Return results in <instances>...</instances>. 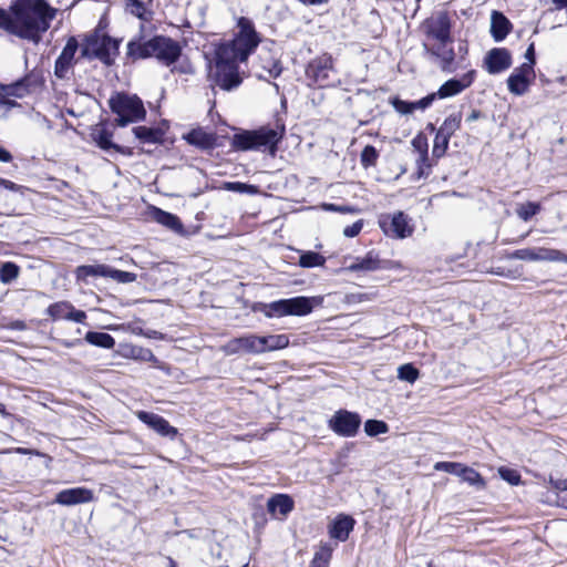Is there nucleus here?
<instances>
[{
	"label": "nucleus",
	"instance_id": "obj_1",
	"mask_svg": "<svg viewBox=\"0 0 567 567\" xmlns=\"http://www.w3.org/2000/svg\"><path fill=\"white\" fill-rule=\"evenodd\" d=\"M56 12L47 0H12L8 9L0 7V29L38 44Z\"/></svg>",
	"mask_w": 567,
	"mask_h": 567
},
{
	"label": "nucleus",
	"instance_id": "obj_2",
	"mask_svg": "<svg viewBox=\"0 0 567 567\" xmlns=\"http://www.w3.org/2000/svg\"><path fill=\"white\" fill-rule=\"evenodd\" d=\"M126 49V55L132 61L155 58L166 66L174 64L182 55L181 44L165 35L147 39L144 34H138L128 41Z\"/></svg>",
	"mask_w": 567,
	"mask_h": 567
},
{
	"label": "nucleus",
	"instance_id": "obj_3",
	"mask_svg": "<svg viewBox=\"0 0 567 567\" xmlns=\"http://www.w3.org/2000/svg\"><path fill=\"white\" fill-rule=\"evenodd\" d=\"M237 25L239 32L230 41L220 43L215 51L216 65H238L255 51L260 43V37L255 30L252 21L248 18H239Z\"/></svg>",
	"mask_w": 567,
	"mask_h": 567
},
{
	"label": "nucleus",
	"instance_id": "obj_4",
	"mask_svg": "<svg viewBox=\"0 0 567 567\" xmlns=\"http://www.w3.org/2000/svg\"><path fill=\"white\" fill-rule=\"evenodd\" d=\"M286 134V126L282 122L276 121L274 126L266 125L258 130L243 131L231 138V147L237 151H261L276 156L278 144Z\"/></svg>",
	"mask_w": 567,
	"mask_h": 567
},
{
	"label": "nucleus",
	"instance_id": "obj_5",
	"mask_svg": "<svg viewBox=\"0 0 567 567\" xmlns=\"http://www.w3.org/2000/svg\"><path fill=\"white\" fill-rule=\"evenodd\" d=\"M109 106L117 115L115 122L121 127L143 121L146 116L144 104L136 95H128L123 92L116 93L110 97Z\"/></svg>",
	"mask_w": 567,
	"mask_h": 567
},
{
	"label": "nucleus",
	"instance_id": "obj_6",
	"mask_svg": "<svg viewBox=\"0 0 567 567\" xmlns=\"http://www.w3.org/2000/svg\"><path fill=\"white\" fill-rule=\"evenodd\" d=\"M379 226L388 237L398 239L406 238L413 233L409 216L401 210L381 215Z\"/></svg>",
	"mask_w": 567,
	"mask_h": 567
},
{
	"label": "nucleus",
	"instance_id": "obj_7",
	"mask_svg": "<svg viewBox=\"0 0 567 567\" xmlns=\"http://www.w3.org/2000/svg\"><path fill=\"white\" fill-rule=\"evenodd\" d=\"M333 70V60L330 54H322L312 59L306 68V78L311 84L318 86H328L331 83Z\"/></svg>",
	"mask_w": 567,
	"mask_h": 567
},
{
	"label": "nucleus",
	"instance_id": "obj_8",
	"mask_svg": "<svg viewBox=\"0 0 567 567\" xmlns=\"http://www.w3.org/2000/svg\"><path fill=\"white\" fill-rule=\"evenodd\" d=\"M328 425L339 436L353 437L361 425V416L357 412L341 409L332 415Z\"/></svg>",
	"mask_w": 567,
	"mask_h": 567
},
{
	"label": "nucleus",
	"instance_id": "obj_9",
	"mask_svg": "<svg viewBox=\"0 0 567 567\" xmlns=\"http://www.w3.org/2000/svg\"><path fill=\"white\" fill-rule=\"evenodd\" d=\"M451 20L446 12H439L435 17L424 21V29L427 37L437 40L442 44L452 41Z\"/></svg>",
	"mask_w": 567,
	"mask_h": 567
},
{
	"label": "nucleus",
	"instance_id": "obj_10",
	"mask_svg": "<svg viewBox=\"0 0 567 567\" xmlns=\"http://www.w3.org/2000/svg\"><path fill=\"white\" fill-rule=\"evenodd\" d=\"M79 49V42L74 37H70L55 60L54 63V75L60 80L69 79V74L73 65L75 64V53Z\"/></svg>",
	"mask_w": 567,
	"mask_h": 567
},
{
	"label": "nucleus",
	"instance_id": "obj_11",
	"mask_svg": "<svg viewBox=\"0 0 567 567\" xmlns=\"http://www.w3.org/2000/svg\"><path fill=\"white\" fill-rule=\"evenodd\" d=\"M535 79V71L530 64H522L515 68L507 79L508 91L517 96L524 95Z\"/></svg>",
	"mask_w": 567,
	"mask_h": 567
},
{
	"label": "nucleus",
	"instance_id": "obj_12",
	"mask_svg": "<svg viewBox=\"0 0 567 567\" xmlns=\"http://www.w3.org/2000/svg\"><path fill=\"white\" fill-rule=\"evenodd\" d=\"M39 83V78L33 72H31L13 83H0V93L3 95V97L12 96L16 99H22L30 94L31 89L37 86Z\"/></svg>",
	"mask_w": 567,
	"mask_h": 567
},
{
	"label": "nucleus",
	"instance_id": "obj_13",
	"mask_svg": "<svg viewBox=\"0 0 567 567\" xmlns=\"http://www.w3.org/2000/svg\"><path fill=\"white\" fill-rule=\"evenodd\" d=\"M484 65L489 74H498L512 65V54L506 48H493L484 58Z\"/></svg>",
	"mask_w": 567,
	"mask_h": 567
},
{
	"label": "nucleus",
	"instance_id": "obj_14",
	"mask_svg": "<svg viewBox=\"0 0 567 567\" xmlns=\"http://www.w3.org/2000/svg\"><path fill=\"white\" fill-rule=\"evenodd\" d=\"M238 65H216L213 79L220 89L230 91L239 86L241 78L239 75Z\"/></svg>",
	"mask_w": 567,
	"mask_h": 567
},
{
	"label": "nucleus",
	"instance_id": "obj_15",
	"mask_svg": "<svg viewBox=\"0 0 567 567\" xmlns=\"http://www.w3.org/2000/svg\"><path fill=\"white\" fill-rule=\"evenodd\" d=\"M386 261L382 260L375 250L368 251L362 257H355L344 270L349 272H371L386 268Z\"/></svg>",
	"mask_w": 567,
	"mask_h": 567
},
{
	"label": "nucleus",
	"instance_id": "obj_16",
	"mask_svg": "<svg viewBox=\"0 0 567 567\" xmlns=\"http://www.w3.org/2000/svg\"><path fill=\"white\" fill-rule=\"evenodd\" d=\"M96 45L93 49V56L99 59L105 65H112L114 62L113 55L118 53L120 41L110 35H103L101 41H92Z\"/></svg>",
	"mask_w": 567,
	"mask_h": 567
},
{
	"label": "nucleus",
	"instance_id": "obj_17",
	"mask_svg": "<svg viewBox=\"0 0 567 567\" xmlns=\"http://www.w3.org/2000/svg\"><path fill=\"white\" fill-rule=\"evenodd\" d=\"M93 498L94 495L91 489L86 487H73L59 492L55 496V503L63 506H73L90 503Z\"/></svg>",
	"mask_w": 567,
	"mask_h": 567
},
{
	"label": "nucleus",
	"instance_id": "obj_18",
	"mask_svg": "<svg viewBox=\"0 0 567 567\" xmlns=\"http://www.w3.org/2000/svg\"><path fill=\"white\" fill-rule=\"evenodd\" d=\"M137 417L144 424L148 425L155 432H157L162 436L166 437H175L177 435V429L172 426L167 420L163 416L155 414L153 412L140 411L137 412Z\"/></svg>",
	"mask_w": 567,
	"mask_h": 567
},
{
	"label": "nucleus",
	"instance_id": "obj_19",
	"mask_svg": "<svg viewBox=\"0 0 567 567\" xmlns=\"http://www.w3.org/2000/svg\"><path fill=\"white\" fill-rule=\"evenodd\" d=\"M224 350L227 354H236L239 352H247L259 354V336L248 334L229 340Z\"/></svg>",
	"mask_w": 567,
	"mask_h": 567
},
{
	"label": "nucleus",
	"instance_id": "obj_20",
	"mask_svg": "<svg viewBox=\"0 0 567 567\" xmlns=\"http://www.w3.org/2000/svg\"><path fill=\"white\" fill-rule=\"evenodd\" d=\"M475 75L476 71L471 70L467 73H465L461 79L447 80L440 86L439 91L436 92L437 97L446 99L461 93L466 87L471 86V84L474 82Z\"/></svg>",
	"mask_w": 567,
	"mask_h": 567
},
{
	"label": "nucleus",
	"instance_id": "obj_21",
	"mask_svg": "<svg viewBox=\"0 0 567 567\" xmlns=\"http://www.w3.org/2000/svg\"><path fill=\"white\" fill-rule=\"evenodd\" d=\"M91 136L96 145L104 151L114 150L123 155H132V151L130 148L112 142L113 133L104 125H97L93 128Z\"/></svg>",
	"mask_w": 567,
	"mask_h": 567
},
{
	"label": "nucleus",
	"instance_id": "obj_22",
	"mask_svg": "<svg viewBox=\"0 0 567 567\" xmlns=\"http://www.w3.org/2000/svg\"><path fill=\"white\" fill-rule=\"evenodd\" d=\"M513 23L501 11L493 10L491 13V35L495 42H502L512 31Z\"/></svg>",
	"mask_w": 567,
	"mask_h": 567
},
{
	"label": "nucleus",
	"instance_id": "obj_23",
	"mask_svg": "<svg viewBox=\"0 0 567 567\" xmlns=\"http://www.w3.org/2000/svg\"><path fill=\"white\" fill-rule=\"evenodd\" d=\"M355 520L349 516L340 514L336 517L329 527V535L340 542H346L354 527Z\"/></svg>",
	"mask_w": 567,
	"mask_h": 567
},
{
	"label": "nucleus",
	"instance_id": "obj_24",
	"mask_svg": "<svg viewBox=\"0 0 567 567\" xmlns=\"http://www.w3.org/2000/svg\"><path fill=\"white\" fill-rule=\"evenodd\" d=\"M151 213H152L153 219L156 223H158L159 225L168 228L169 230L174 231L175 234H178V235L185 234L184 225L178 216H176L172 213L165 212L158 207H153Z\"/></svg>",
	"mask_w": 567,
	"mask_h": 567
},
{
	"label": "nucleus",
	"instance_id": "obj_25",
	"mask_svg": "<svg viewBox=\"0 0 567 567\" xmlns=\"http://www.w3.org/2000/svg\"><path fill=\"white\" fill-rule=\"evenodd\" d=\"M184 138L188 144L200 150H212L216 145V135L214 133H208L200 127L192 130L184 135Z\"/></svg>",
	"mask_w": 567,
	"mask_h": 567
},
{
	"label": "nucleus",
	"instance_id": "obj_26",
	"mask_svg": "<svg viewBox=\"0 0 567 567\" xmlns=\"http://www.w3.org/2000/svg\"><path fill=\"white\" fill-rule=\"evenodd\" d=\"M313 298L299 296L285 299L287 316H306L313 309Z\"/></svg>",
	"mask_w": 567,
	"mask_h": 567
},
{
	"label": "nucleus",
	"instance_id": "obj_27",
	"mask_svg": "<svg viewBox=\"0 0 567 567\" xmlns=\"http://www.w3.org/2000/svg\"><path fill=\"white\" fill-rule=\"evenodd\" d=\"M293 499L289 495L277 494L268 499L267 509L272 515L279 513L287 516L293 509Z\"/></svg>",
	"mask_w": 567,
	"mask_h": 567
},
{
	"label": "nucleus",
	"instance_id": "obj_28",
	"mask_svg": "<svg viewBox=\"0 0 567 567\" xmlns=\"http://www.w3.org/2000/svg\"><path fill=\"white\" fill-rule=\"evenodd\" d=\"M289 344V338L287 334H270L259 337V349L260 353L280 350Z\"/></svg>",
	"mask_w": 567,
	"mask_h": 567
},
{
	"label": "nucleus",
	"instance_id": "obj_29",
	"mask_svg": "<svg viewBox=\"0 0 567 567\" xmlns=\"http://www.w3.org/2000/svg\"><path fill=\"white\" fill-rule=\"evenodd\" d=\"M133 133L142 143H161L164 137V131L159 127L135 126Z\"/></svg>",
	"mask_w": 567,
	"mask_h": 567
},
{
	"label": "nucleus",
	"instance_id": "obj_30",
	"mask_svg": "<svg viewBox=\"0 0 567 567\" xmlns=\"http://www.w3.org/2000/svg\"><path fill=\"white\" fill-rule=\"evenodd\" d=\"M109 266L99 265H82L75 269L78 280L85 281L87 277H107Z\"/></svg>",
	"mask_w": 567,
	"mask_h": 567
},
{
	"label": "nucleus",
	"instance_id": "obj_31",
	"mask_svg": "<svg viewBox=\"0 0 567 567\" xmlns=\"http://www.w3.org/2000/svg\"><path fill=\"white\" fill-rule=\"evenodd\" d=\"M254 310L262 312L267 318H280L287 316L285 299L272 301L270 303H257Z\"/></svg>",
	"mask_w": 567,
	"mask_h": 567
},
{
	"label": "nucleus",
	"instance_id": "obj_32",
	"mask_svg": "<svg viewBox=\"0 0 567 567\" xmlns=\"http://www.w3.org/2000/svg\"><path fill=\"white\" fill-rule=\"evenodd\" d=\"M84 340L92 346L103 349H112L115 346V339L106 332L89 331Z\"/></svg>",
	"mask_w": 567,
	"mask_h": 567
},
{
	"label": "nucleus",
	"instance_id": "obj_33",
	"mask_svg": "<svg viewBox=\"0 0 567 567\" xmlns=\"http://www.w3.org/2000/svg\"><path fill=\"white\" fill-rule=\"evenodd\" d=\"M429 52L440 59V68L445 73H453L456 70L454 60L455 52L453 48L447 49L446 51L439 52L437 50H429Z\"/></svg>",
	"mask_w": 567,
	"mask_h": 567
},
{
	"label": "nucleus",
	"instance_id": "obj_34",
	"mask_svg": "<svg viewBox=\"0 0 567 567\" xmlns=\"http://www.w3.org/2000/svg\"><path fill=\"white\" fill-rule=\"evenodd\" d=\"M299 254L298 265L302 268L323 267L326 264V257L319 252L312 250H300Z\"/></svg>",
	"mask_w": 567,
	"mask_h": 567
},
{
	"label": "nucleus",
	"instance_id": "obj_35",
	"mask_svg": "<svg viewBox=\"0 0 567 567\" xmlns=\"http://www.w3.org/2000/svg\"><path fill=\"white\" fill-rule=\"evenodd\" d=\"M536 261H560L567 264V255L558 249L538 247L534 248Z\"/></svg>",
	"mask_w": 567,
	"mask_h": 567
},
{
	"label": "nucleus",
	"instance_id": "obj_36",
	"mask_svg": "<svg viewBox=\"0 0 567 567\" xmlns=\"http://www.w3.org/2000/svg\"><path fill=\"white\" fill-rule=\"evenodd\" d=\"M125 11L142 21L152 19V12L146 9L145 3L141 0H126Z\"/></svg>",
	"mask_w": 567,
	"mask_h": 567
},
{
	"label": "nucleus",
	"instance_id": "obj_37",
	"mask_svg": "<svg viewBox=\"0 0 567 567\" xmlns=\"http://www.w3.org/2000/svg\"><path fill=\"white\" fill-rule=\"evenodd\" d=\"M72 303L69 301H60L52 303L48 310L47 313L53 319V320H60V319H66L69 317V311Z\"/></svg>",
	"mask_w": 567,
	"mask_h": 567
},
{
	"label": "nucleus",
	"instance_id": "obj_38",
	"mask_svg": "<svg viewBox=\"0 0 567 567\" xmlns=\"http://www.w3.org/2000/svg\"><path fill=\"white\" fill-rule=\"evenodd\" d=\"M540 204L535 202H527L517 207L516 214L522 220L528 221L532 217L537 215L540 212Z\"/></svg>",
	"mask_w": 567,
	"mask_h": 567
},
{
	"label": "nucleus",
	"instance_id": "obj_39",
	"mask_svg": "<svg viewBox=\"0 0 567 567\" xmlns=\"http://www.w3.org/2000/svg\"><path fill=\"white\" fill-rule=\"evenodd\" d=\"M461 125V114H451L447 116L443 124L437 130L439 132L443 133L445 136L451 137L455 131L458 130Z\"/></svg>",
	"mask_w": 567,
	"mask_h": 567
},
{
	"label": "nucleus",
	"instance_id": "obj_40",
	"mask_svg": "<svg viewBox=\"0 0 567 567\" xmlns=\"http://www.w3.org/2000/svg\"><path fill=\"white\" fill-rule=\"evenodd\" d=\"M464 482L468 483L472 486L477 488H483L485 486L484 478L482 475L476 472L474 468L464 466L463 473L460 476Z\"/></svg>",
	"mask_w": 567,
	"mask_h": 567
},
{
	"label": "nucleus",
	"instance_id": "obj_41",
	"mask_svg": "<svg viewBox=\"0 0 567 567\" xmlns=\"http://www.w3.org/2000/svg\"><path fill=\"white\" fill-rule=\"evenodd\" d=\"M20 268L14 262H4L0 268V281L2 284H10L19 276Z\"/></svg>",
	"mask_w": 567,
	"mask_h": 567
},
{
	"label": "nucleus",
	"instance_id": "obj_42",
	"mask_svg": "<svg viewBox=\"0 0 567 567\" xmlns=\"http://www.w3.org/2000/svg\"><path fill=\"white\" fill-rule=\"evenodd\" d=\"M261 63L262 70L272 79H277L282 73L284 68L279 59L272 56L266 60L261 59Z\"/></svg>",
	"mask_w": 567,
	"mask_h": 567
},
{
	"label": "nucleus",
	"instance_id": "obj_43",
	"mask_svg": "<svg viewBox=\"0 0 567 567\" xmlns=\"http://www.w3.org/2000/svg\"><path fill=\"white\" fill-rule=\"evenodd\" d=\"M419 370L411 363L402 364L398 368V378L409 383H414L419 379Z\"/></svg>",
	"mask_w": 567,
	"mask_h": 567
},
{
	"label": "nucleus",
	"instance_id": "obj_44",
	"mask_svg": "<svg viewBox=\"0 0 567 567\" xmlns=\"http://www.w3.org/2000/svg\"><path fill=\"white\" fill-rule=\"evenodd\" d=\"M389 425L384 421L380 420H368L364 423V432L369 436H377L379 434L386 433Z\"/></svg>",
	"mask_w": 567,
	"mask_h": 567
},
{
	"label": "nucleus",
	"instance_id": "obj_45",
	"mask_svg": "<svg viewBox=\"0 0 567 567\" xmlns=\"http://www.w3.org/2000/svg\"><path fill=\"white\" fill-rule=\"evenodd\" d=\"M379 153L373 145H367L360 155L361 165L365 168L374 166L377 164Z\"/></svg>",
	"mask_w": 567,
	"mask_h": 567
},
{
	"label": "nucleus",
	"instance_id": "obj_46",
	"mask_svg": "<svg viewBox=\"0 0 567 567\" xmlns=\"http://www.w3.org/2000/svg\"><path fill=\"white\" fill-rule=\"evenodd\" d=\"M450 138L451 137L445 136L443 133H441L439 131L436 132L435 137H434V143H433V151H432L434 157L440 158L445 154V152L449 147Z\"/></svg>",
	"mask_w": 567,
	"mask_h": 567
},
{
	"label": "nucleus",
	"instance_id": "obj_47",
	"mask_svg": "<svg viewBox=\"0 0 567 567\" xmlns=\"http://www.w3.org/2000/svg\"><path fill=\"white\" fill-rule=\"evenodd\" d=\"M223 188L229 192L240 193V194H256L257 186L241 183V182H225Z\"/></svg>",
	"mask_w": 567,
	"mask_h": 567
},
{
	"label": "nucleus",
	"instance_id": "obj_48",
	"mask_svg": "<svg viewBox=\"0 0 567 567\" xmlns=\"http://www.w3.org/2000/svg\"><path fill=\"white\" fill-rule=\"evenodd\" d=\"M331 548L322 546L319 551L315 554L311 561V567H328L331 559Z\"/></svg>",
	"mask_w": 567,
	"mask_h": 567
},
{
	"label": "nucleus",
	"instance_id": "obj_49",
	"mask_svg": "<svg viewBox=\"0 0 567 567\" xmlns=\"http://www.w3.org/2000/svg\"><path fill=\"white\" fill-rule=\"evenodd\" d=\"M107 277L121 284H130L136 280L137 275L134 272L113 269L109 266Z\"/></svg>",
	"mask_w": 567,
	"mask_h": 567
},
{
	"label": "nucleus",
	"instance_id": "obj_50",
	"mask_svg": "<svg viewBox=\"0 0 567 567\" xmlns=\"http://www.w3.org/2000/svg\"><path fill=\"white\" fill-rule=\"evenodd\" d=\"M464 466V464L457 462H437L434 465V470L443 471L460 477L463 473Z\"/></svg>",
	"mask_w": 567,
	"mask_h": 567
},
{
	"label": "nucleus",
	"instance_id": "obj_51",
	"mask_svg": "<svg viewBox=\"0 0 567 567\" xmlns=\"http://www.w3.org/2000/svg\"><path fill=\"white\" fill-rule=\"evenodd\" d=\"M508 258L524 261H536V254H534V248H523L511 252Z\"/></svg>",
	"mask_w": 567,
	"mask_h": 567
},
{
	"label": "nucleus",
	"instance_id": "obj_52",
	"mask_svg": "<svg viewBox=\"0 0 567 567\" xmlns=\"http://www.w3.org/2000/svg\"><path fill=\"white\" fill-rule=\"evenodd\" d=\"M498 473L503 480H505L506 482H508L512 485H516L520 481V475L514 470H511L507 467H501Z\"/></svg>",
	"mask_w": 567,
	"mask_h": 567
},
{
	"label": "nucleus",
	"instance_id": "obj_53",
	"mask_svg": "<svg viewBox=\"0 0 567 567\" xmlns=\"http://www.w3.org/2000/svg\"><path fill=\"white\" fill-rule=\"evenodd\" d=\"M392 105L401 114H410L414 111L413 102L403 101L398 97L392 101Z\"/></svg>",
	"mask_w": 567,
	"mask_h": 567
},
{
	"label": "nucleus",
	"instance_id": "obj_54",
	"mask_svg": "<svg viewBox=\"0 0 567 567\" xmlns=\"http://www.w3.org/2000/svg\"><path fill=\"white\" fill-rule=\"evenodd\" d=\"M549 484L553 488V492L548 491V496L553 497L554 493L560 494L561 492H567V480L565 478H549Z\"/></svg>",
	"mask_w": 567,
	"mask_h": 567
},
{
	"label": "nucleus",
	"instance_id": "obj_55",
	"mask_svg": "<svg viewBox=\"0 0 567 567\" xmlns=\"http://www.w3.org/2000/svg\"><path fill=\"white\" fill-rule=\"evenodd\" d=\"M362 227H363L362 220H358V221L353 223L352 225L347 226L343 229V235L346 237L353 238L357 235H359V233L361 231Z\"/></svg>",
	"mask_w": 567,
	"mask_h": 567
},
{
	"label": "nucleus",
	"instance_id": "obj_56",
	"mask_svg": "<svg viewBox=\"0 0 567 567\" xmlns=\"http://www.w3.org/2000/svg\"><path fill=\"white\" fill-rule=\"evenodd\" d=\"M85 319H86L85 311L78 310L72 305L71 308H70V311H69L68 320L74 321V322H78V323H83L85 321Z\"/></svg>",
	"mask_w": 567,
	"mask_h": 567
},
{
	"label": "nucleus",
	"instance_id": "obj_57",
	"mask_svg": "<svg viewBox=\"0 0 567 567\" xmlns=\"http://www.w3.org/2000/svg\"><path fill=\"white\" fill-rule=\"evenodd\" d=\"M436 97H437L436 93H432V94H429V95L422 97L419 101L413 102L414 110H416V109H421V110L427 109L433 103V101Z\"/></svg>",
	"mask_w": 567,
	"mask_h": 567
},
{
	"label": "nucleus",
	"instance_id": "obj_58",
	"mask_svg": "<svg viewBox=\"0 0 567 567\" xmlns=\"http://www.w3.org/2000/svg\"><path fill=\"white\" fill-rule=\"evenodd\" d=\"M547 503L555 504L557 506L567 508V495H560L558 493H554L553 497L547 496Z\"/></svg>",
	"mask_w": 567,
	"mask_h": 567
},
{
	"label": "nucleus",
	"instance_id": "obj_59",
	"mask_svg": "<svg viewBox=\"0 0 567 567\" xmlns=\"http://www.w3.org/2000/svg\"><path fill=\"white\" fill-rule=\"evenodd\" d=\"M370 299L371 298L368 293H362V292L347 295V300H348V302H351V303H358V302H362V301L370 300Z\"/></svg>",
	"mask_w": 567,
	"mask_h": 567
},
{
	"label": "nucleus",
	"instance_id": "obj_60",
	"mask_svg": "<svg viewBox=\"0 0 567 567\" xmlns=\"http://www.w3.org/2000/svg\"><path fill=\"white\" fill-rule=\"evenodd\" d=\"M525 59L527 60V62H525L524 64H530V68L534 69V65L536 63L534 43H530L529 47L527 48L525 52Z\"/></svg>",
	"mask_w": 567,
	"mask_h": 567
},
{
	"label": "nucleus",
	"instance_id": "obj_61",
	"mask_svg": "<svg viewBox=\"0 0 567 567\" xmlns=\"http://www.w3.org/2000/svg\"><path fill=\"white\" fill-rule=\"evenodd\" d=\"M0 187H3L11 192H17L21 188V186H19L18 184H16L9 179L1 178V177H0Z\"/></svg>",
	"mask_w": 567,
	"mask_h": 567
},
{
	"label": "nucleus",
	"instance_id": "obj_62",
	"mask_svg": "<svg viewBox=\"0 0 567 567\" xmlns=\"http://www.w3.org/2000/svg\"><path fill=\"white\" fill-rule=\"evenodd\" d=\"M12 161V155L9 151L3 147H0V162L8 163Z\"/></svg>",
	"mask_w": 567,
	"mask_h": 567
},
{
	"label": "nucleus",
	"instance_id": "obj_63",
	"mask_svg": "<svg viewBox=\"0 0 567 567\" xmlns=\"http://www.w3.org/2000/svg\"><path fill=\"white\" fill-rule=\"evenodd\" d=\"M0 105H6L9 109L17 106V102L13 100H10L9 97H3V95L0 93Z\"/></svg>",
	"mask_w": 567,
	"mask_h": 567
},
{
	"label": "nucleus",
	"instance_id": "obj_64",
	"mask_svg": "<svg viewBox=\"0 0 567 567\" xmlns=\"http://www.w3.org/2000/svg\"><path fill=\"white\" fill-rule=\"evenodd\" d=\"M481 115H482L481 111H478V110H473V111L471 112V114L467 116L466 121H467V122L476 121V120H478V118L481 117Z\"/></svg>",
	"mask_w": 567,
	"mask_h": 567
}]
</instances>
